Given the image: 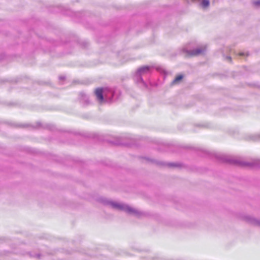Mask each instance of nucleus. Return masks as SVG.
<instances>
[{
	"instance_id": "nucleus-1",
	"label": "nucleus",
	"mask_w": 260,
	"mask_h": 260,
	"mask_svg": "<svg viewBox=\"0 0 260 260\" xmlns=\"http://www.w3.org/2000/svg\"><path fill=\"white\" fill-rule=\"evenodd\" d=\"M32 128H44L48 129L50 131H53L54 126L53 125L50 123H42L40 122H37L35 125H32Z\"/></svg>"
},
{
	"instance_id": "nucleus-2",
	"label": "nucleus",
	"mask_w": 260,
	"mask_h": 260,
	"mask_svg": "<svg viewBox=\"0 0 260 260\" xmlns=\"http://www.w3.org/2000/svg\"><path fill=\"white\" fill-rule=\"evenodd\" d=\"M94 93L99 102L102 103L104 100L103 89L102 88H98L95 90Z\"/></svg>"
},
{
	"instance_id": "nucleus-3",
	"label": "nucleus",
	"mask_w": 260,
	"mask_h": 260,
	"mask_svg": "<svg viewBox=\"0 0 260 260\" xmlns=\"http://www.w3.org/2000/svg\"><path fill=\"white\" fill-rule=\"evenodd\" d=\"M114 206L115 208L119 209L125 210L128 211L129 212H132L133 211V210L131 208H129V207H128L127 206L124 207V206H123L122 205H118V204H115L114 205Z\"/></svg>"
},
{
	"instance_id": "nucleus-4",
	"label": "nucleus",
	"mask_w": 260,
	"mask_h": 260,
	"mask_svg": "<svg viewBox=\"0 0 260 260\" xmlns=\"http://www.w3.org/2000/svg\"><path fill=\"white\" fill-rule=\"evenodd\" d=\"M183 79V76L182 75H177L174 80L172 82V84H176L179 83Z\"/></svg>"
},
{
	"instance_id": "nucleus-5",
	"label": "nucleus",
	"mask_w": 260,
	"mask_h": 260,
	"mask_svg": "<svg viewBox=\"0 0 260 260\" xmlns=\"http://www.w3.org/2000/svg\"><path fill=\"white\" fill-rule=\"evenodd\" d=\"M202 50L201 49H197L196 50H193L191 53V55L194 56L198 55L201 54L202 52Z\"/></svg>"
},
{
	"instance_id": "nucleus-6",
	"label": "nucleus",
	"mask_w": 260,
	"mask_h": 260,
	"mask_svg": "<svg viewBox=\"0 0 260 260\" xmlns=\"http://www.w3.org/2000/svg\"><path fill=\"white\" fill-rule=\"evenodd\" d=\"M202 7L207 8L209 5V2L208 0H203L202 2Z\"/></svg>"
},
{
	"instance_id": "nucleus-7",
	"label": "nucleus",
	"mask_w": 260,
	"mask_h": 260,
	"mask_svg": "<svg viewBox=\"0 0 260 260\" xmlns=\"http://www.w3.org/2000/svg\"><path fill=\"white\" fill-rule=\"evenodd\" d=\"M148 70V67H143V68L140 69V71L141 72H143V71H144L145 70Z\"/></svg>"
},
{
	"instance_id": "nucleus-8",
	"label": "nucleus",
	"mask_w": 260,
	"mask_h": 260,
	"mask_svg": "<svg viewBox=\"0 0 260 260\" xmlns=\"http://www.w3.org/2000/svg\"><path fill=\"white\" fill-rule=\"evenodd\" d=\"M65 79V76H60L59 77V80L61 81L62 80H64Z\"/></svg>"
},
{
	"instance_id": "nucleus-9",
	"label": "nucleus",
	"mask_w": 260,
	"mask_h": 260,
	"mask_svg": "<svg viewBox=\"0 0 260 260\" xmlns=\"http://www.w3.org/2000/svg\"><path fill=\"white\" fill-rule=\"evenodd\" d=\"M29 125L27 124V125H19L18 126L19 127H26V126H28Z\"/></svg>"
},
{
	"instance_id": "nucleus-10",
	"label": "nucleus",
	"mask_w": 260,
	"mask_h": 260,
	"mask_svg": "<svg viewBox=\"0 0 260 260\" xmlns=\"http://www.w3.org/2000/svg\"><path fill=\"white\" fill-rule=\"evenodd\" d=\"M35 256H36L38 258H40V254H37L35 255Z\"/></svg>"
},
{
	"instance_id": "nucleus-11",
	"label": "nucleus",
	"mask_w": 260,
	"mask_h": 260,
	"mask_svg": "<svg viewBox=\"0 0 260 260\" xmlns=\"http://www.w3.org/2000/svg\"><path fill=\"white\" fill-rule=\"evenodd\" d=\"M239 55H243V53H240Z\"/></svg>"
},
{
	"instance_id": "nucleus-12",
	"label": "nucleus",
	"mask_w": 260,
	"mask_h": 260,
	"mask_svg": "<svg viewBox=\"0 0 260 260\" xmlns=\"http://www.w3.org/2000/svg\"><path fill=\"white\" fill-rule=\"evenodd\" d=\"M229 58L230 60L231 61V58L230 57H229Z\"/></svg>"
},
{
	"instance_id": "nucleus-13",
	"label": "nucleus",
	"mask_w": 260,
	"mask_h": 260,
	"mask_svg": "<svg viewBox=\"0 0 260 260\" xmlns=\"http://www.w3.org/2000/svg\"><path fill=\"white\" fill-rule=\"evenodd\" d=\"M195 0H192V2H194Z\"/></svg>"
}]
</instances>
